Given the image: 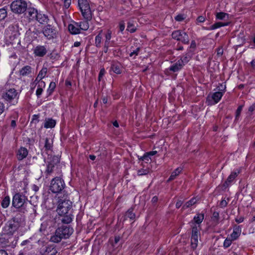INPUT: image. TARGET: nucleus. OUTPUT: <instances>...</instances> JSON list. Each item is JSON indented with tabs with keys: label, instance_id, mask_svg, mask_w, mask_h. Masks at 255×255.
<instances>
[{
	"label": "nucleus",
	"instance_id": "1",
	"mask_svg": "<svg viewBox=\"0 0 255 255\" xmlns=\"http://www.w3.org/2000/svg\"><path fill=\"white\" fill-rule=\"evenodd\" d=\"M79 7L82 15L87 20L92 19V11L87 0H78Z\"/></svg>",
	"mask_w": 255,
	"mask_h": 255
},
{
	"label": "nucleus",
	"instance_id": "2",
	"mask_svg": "<svg viewBox=\"0 0 255 255\" xmlns=\"http://www.w3.org/2000/svg\"><path fill=\"white\" fill-rule=\"evenodd\" d=\"M72 202L68 200L60 199L58 201L57 212L59 215H65L71 212Z\"/></svg>",
	"mask_w": 255,
	"mask_h": 255
},
{
	"label": "nucleus",
	"instance_id": "3",
	"mask_svg": "<svg viewBox=\"0 0 255 255\" xmlns=\"http://www.w3.org/2000/svg\"><path fill=\"white\" fill-rule=\"evenodd\" d=\"M20 226V219L14 217L7 222L4 227V231L7 234H13Z\"/></svg>",
	"mask_w": 255,
	"mask_h": 255
},
{
	"label": "nucleus",
	"instance_id": "4",
	"mask_svg": "<svg viewBox=\"0 0 255 255\" xmlns=\"http://www.w3.org/2000/svg\"><path fill=\"white\" fill-rule=\"evenodd\" d=\"M65 186L64 180L59 177H56L51 180L50 190L53 193H58L61 192L64 189Z\"/></svg>",
	"mask_w": 255,
	"mask_h": 255
},
{
	"label": "nucleus",
	"instance_id": "5",
	"mask_svg": "<svg viewBox=\"0 0 255 255\" xmlns=\"http://www.w3.org/2000/svg\"><path fill=\"white\" fill-rule=\"evenodd\" d=\"M27 3L23 0H16L10 4L11 11L15 13L20 14L23 13L27 9Z\"/></svg>",
	"mask_w": 255,
	"mask_h": 255
},
{
	"label": "nucleus",
	"instance_id": "6",
	"mask_svg": "<svg viewBox=\"0 0 255 255\" xmlns=\"http://www.w3.org/2000/svg\"><path fill=\"white\" fill-rule=\"evenodd\" d=\"M42 32L47 39H51L56 37L57 31L53 26L47 24L43 28Z\"/></svg>",
	"mask_w": 255,
	"mask_h": 255
},
{
	"label": "nucleus",
	"instance_id": "7",
	"mask_svg": "<svg viewBox=\"0 0 255 255\" xmlns=\"http://www.w3.org/2000/svg\"><path fill=\"white\" fill-rule=\"evenodd\" d=\"M18 93L14 88L5 90L1 94L2 99L4 100L10 102L17 97Z\"/></svg>",
	"mask_w": 255,
	"mask_h": 255
},
{
	"label": "nucleus",
	"instance_id": "8",
	"mask_svg": "<svg viewBox=\"0 0 255 255\" xmlns=\"http://www.w3.org/2000/svg\"><path fill=\"white\" fill-rule=\"evenodd\" d=\"M172 36L173 39L181 41L184 44L188 43L189 41V37L187 33L180 30L174 31L172 34Z\"/></svg>",
	"mask_w": 255,
	"mask_h": 255
},
{
	"label": "nucleus",
	"instance_id": "9",
	"mask_svg": "<svg viewBox=\"0 0 255 255\" xmlns=\"http://www.w3.org/2000/svg\"><path fill=\"white\" fill-rule=\"evenodd\" d=\"M26 197L20 193L15 194L12 198V205L17 208L22 207L25 203Z\"/></svg>",
	"mask_w": 255,
	"mask_h": 255
},
{
	"label": "nucleus",
	"instance_id": "10",
	"mask_svg": "<svg viewBox=\"0 0 255 255\" xmlns=\"http://www.w3.org/2000/svg\"><path fill=\"white\" fill-rule=\"evenodd\" d=\"M199 226H192L191 246L192 249L197 248L198 243Z\"/></svg>",
	"mask_w": 255,
	"mask_h": 255
},
{
	"label": "nucleus",
	"instance_id": "11",
	"mask_svg": "<svg viewBox=\"0 0 255 255\" xmlns=\"http://www.w3.org/2000/svg\"><path fill=\"white\" fill-rule=\"evenodd\" d=\"M63 239L68 238L73 233V229L67 226H62L57 229Z\"/></svg>",
	"mask_w": 255,
	"mask_h": 255
},
{
	"label": "nucleus",
	"instance_id": "12",
	"mask_svg": "<svg viewBox=\"0 0 255 255\" xmlns=\"http://www.w3.org/2000/svg\"><path fill=\"white\" fill-rule=\"evenodd\" d=\"M47 52V50L46 48L41 45L36 46L33 50V53L35 55L38 57H43Z\"/></svg>",
	"mask_w": 255,
	"mask_h": 255
},
{
	"label": "nucleus",
	"instance_id": "13",
	"mask_svg": "<svg viewBox=\"0 0 255 255\" xmlns=\"http://www.w3.org/2000/svg\"><path fill=\"white\" fill-rule=\"evenodd\" d=\"M204 218V215L203 214H198L195 216L193 220L190 222L191 227L192 228V226H199V230L200 228V224L202 222Z\"/></svg>",
	"mask_w": 255,
	"mask_h": 255
},
{
	"label": "nucleus",
	"instance_id": "14",
	"mask_svg": "<svg viewBox=\"0 0 255 255\" xmlns=\"http://www.w3.org/2000/svg\"><path fill=\"white\" fill-rule=\"evenodd\" d=\"M42 254L44 255H56L57 251L53 245H49L44 247L42 250Z\"/></svg>",
	"mask_w": 255,
	"mask_h": 255
},
{
	"label": "nucleus",
	"instance_id": "15",
	"mask_svg": "<svg viewBox=\"0 0 255 255\" xmlns=\"http://www.w3.org/2000/svg\"><path fill=\"white\" fill-rule=\"evenodd\" d=\"M68 30L72 34H77L80 33L79 27L77 22L69 24Z\"/></svg>",
	"mask_w": 255,
	"mask_h": 255
},
{
	"label": "nucleus",
	"instance_id": "16",
	"mask_svg": "<svg viewBox=\"0 0 255 255\" xmlns=\"http://www.w3.org/2000/svg\"><path fill=\"white\" fill-rule=\"evenodd\" d=\"M183 66L182 60H178L175 63L171 65L169 69L173 72H175L181 70Z\"/></svg>",
	"mask_w": 255,
	"mask_h": 255
},
{
	"label": "nucleus",
	"instance_id": "17",
	"mask_svg": "<svg viewBox=\"0 0 255 255\" xmlns=\"http://www.w3.org/2000/svg\"><path fill=\"white\" fill-rule=\"evenodd\" d=\"M27 16L31 20H35L37 17L38 11L34 8H28L27 11Z\"/></svg>",
	"mask_w": 255,
	"mask_h": 255
},
{
	"label": "nucleus",
	"instance_id": "18",
	"mask_svg": "<svg viewBox=\"0 0 255 255\" xmlns=\"http://www.w3.org/2000/svg\"><path fill=\"white\" fill-rule=\"evenodd\" d=\"M71 213H68V214H65V215H59L62 217L61 220L63 223L68 224L72 222V215Z\"/></svg>",
	"mask_w": 255,
	"mask_h": 255
},
{
	"label": "nucleus",
	"instance_id": "19",
	"mask_svg": "<svg viewBox=\"0 0 255 255\" xmlns=\"http://www.w3.org/2000/svg\"><path fill=\"white\" fill-rule=\"evenodd\" d=\"M28 151L26 148L21 147L18 150L17 154L18 160H22L25 158L27 155Z\"/></svg>",
	"mask_w": 255,
	"mask_h": 255
},
{
	"label": "nucleus",
	"instance_id": "20",
	"mask_svg": "<svg viewBox=\"0 0 255 255\" xmlns=\"http://www.w3.org/2000/svg\"><path fill=\"white\" fill-rule=\"evenodd\" d=\"M55 165L56 163L54 162V160H51L48 162L45 170V173L47 176L50 175L53 172Z\"/></svg>",
	"mask_w": 255,
	"mask_h": 255
},
{
	"label": "nucleus",
	"instance_id": "21",
	"mask_svg": "<svg viewBox=\"0 0 255 255\" xmlns=\"http://www.w3.org/2000/svg\"><path fill=\"white\" fill-rule=\"evenodd\" d=\"M35 20L38 21L40 23L43 24L47 23L49 20V19L46 15L40 13H38L37 17H36Z\"/></svg>",
	"mask_w": 255,
	"mask_h": 255
},
{
	"label": "nucleus",
	"instance_id": "22",
	"mask_svg": "<svg viewBox=\"0 0 255 255\" xmlns=\"http://www.w3.org/2000/svg\"><path fill=\"white\" fill-rule=\"evenodd\" d=\"M31 67L30 66H25L22 68L19 71L20 76H26L30 74L31 72Z\"/></svg>",
	"mask_w": 255,
	"mask_h": 255
},
{
	"label": "nucleus",
	"instance_id": "23",
	"mask_svg": "<svg viewBox=\"0 0 255 255\" xmlns=\"http://www.w3.org/2000/svg\"><path fill=\"white\" fill-rule=\"evenodd\" d=\"M53 146V141L48 138H46L44 140V148L46 151L52 150Z\"/></svg>",
	"mask_w": 255,
	"mask_h": 255
},
{
	"label": "nucleus",
	"instance_id": "24",
	"mask_svg": "<svg viewBox=\"0 0 255 255\" xmlns=\"http://www.w3.org/2000/svg\"><path fill=\"white\" fill-rule=\"evenodd\" d=\"M241 232V228L239 227L235 228L233 233L231 234L232 240H236L240 235Z\"/></svg>",
	"mask_w": 255,
	"mask_h": 255
},
{
	"label": "nucleus",
	"instance_id": "25",
	"mask_svg": "<svg viewBox=\"0 0 255 255\" xmlns=\"http://www.w3.org/2000/svg\"><path fill=\"white\" fill-rule=\"evenodd\" d=\"M111 70H112L115 73L120 74L121 73V66L120 64L114 63L112 64L111 67Z\"/></svg>",
	"mask_w": 255,
	"mask_h": 255
},
{
	"label": "nucleus",
	"instance_id": "26",
	"mask_svg": "<svg viewBox=\"0 0 255 255\" xmlns=\"http://www.w3.org/2000/svg\"><path fill=\"white\" fill-rule=\"evenodd\" d=\"M182 169L180 167L177 168L171 173L170 177L168 179V181L174 180L182 171Z\"/></svg>",
	"mask_w": 255,
	"mask_h": 255
},
{
	"label": "nucleus",
	"instance_id": "27",
	"mask_svg": "<svg viewBox=\"0 0 255 255\" xmlns=\"http://www.w3.org/2000/svg\"><path fill=\"white\" fill-rule=\"evenodd\" d=\"M62 239L63 238L60 234H58V231L56 230L55 234L51 237L50 241L54 243H59Z\"/></svg>",
	"mask_w": 255,
	"mask_h": 255
},
{
	"label": "nucleus",
	"instance_id": "28",
	"mask_svg": "<svg viewBox=\"0 0 255 255\" xmlns=\"http://www.w3.org/2000/svg\"><path fill=\"white\" fill-rule=\"evenodd\" d=\"M55 125L56 121L55 120L51 119H48L45 121L44 127L46 128H52L55 127Z\"/></svg>",
	"mask_w": 255,
	"mask_h": 255
},
{
	"label": "nucleus",
	"instance_id": "29",
	"mask_svg": "<svg viewBox=\"0 0 255 255\" xmlns=\"http://www.w3.org/2000/svg\"><path fill=\"white\" fill-rule=\"evenodd\" d=\"M237 176V173L236 172H232L231 174L228 177L227 180L225 181L224 183L225 186H228L229 184L231 183Z\"/></svg>",
	"mask_w": 255,
	"mask_h": 255
},
{
	"label": "nucleus",
	"instance_id": "30",
	"mask_svg": "<svg viewBox=\"0 0 255 255\" xmlns=\"http://www.w3.org/2000/svg\"><path fill=\"white\" fill-rule=\"evenodd\" d=\"M223 94L222 92L214 93L212 96V99L214 101L215 104L218 103L222 97Z\"/></svg>",
	"mask_w": 255,
	"mask_h": 255
},
{
	"label": "nucleus",
	"instance_id": "31",
	"mask_svg": "<svg viewBox=\"0 0 255 255\" xmlns=\"http://www.w3.org/2000/svg\"><path fill=\"white\" fill-rule=\"evenodd\" d=\"M228 23H223L221 22H218L212 25L209 28H208V30H214L222 26H224L228 25Z\"/></svg>",
	"mask_w": 255,
	"mask_h": 255
},
{
	"label": "nucleus",
	"instance_id": "32",
	"mask_svg": "<svg viewBox=\"0 0 255 255\" xmlns=\"http://www.w3.org/2000/svg\"><path fill=\"white\" fill-rule=\"evenodd\" d=\"M87 21L88 20H87L86 21H82L78 23L80 31L81 30H86L89 28V26Z\"/></svg>",
	"mask_w": 255,
	"mask_h": 255
},
{
	"label": "nucleus",
	"instance_id": "33",
	"mask_svg": "<svg viewBox=\"0 0 255 255\" xmlns=\"http://www.w3.org/2000/svg\"><path fill=\"white\" fill-rule=\"evenodd\" d=\"M120 240L121 238L120 236H116L115 237L114 241H113L111 239L110 240V244L113 248V250H114L116 248H118V247L117 246V245L120 241Z\"/></svg>",
	"mask_w": 255,
	"mask_h": 255
},
{
	"label": "nucleus",
	"instance_id": "34",
	"mask_svg": "<svg viewBox=\"0 0 255 255\" xmlns=\"http://www.w3.org/2000/svg\"><path fill=\"white\" fill-rule=\"evenodd\" d=\"M127 30L131 33H133L136 30V28L135 24L132 22L129 21L128 23Z\"/></svg>",
	"mask_w": 255,
	"mask_h": 255
},
{
	"label": "nucleus",
	"instance_id": "35",
	"mask_svg": "<svg viewBox=\"0 0 255 255\" xmlns=\"http://www.w3.org/2000/svg\"><path fill=\"white\" fill-rule=\"evenodd\" d=\"M102 30L100 31L99 33L95 37V45L97 47H101V43L102 41Z\"/></svg>",
	"mask_w": 255,
	"mask_h": 255
},
{
	"label": "nucleus",
	"instance_id": "36",
	"mask_svg": "<svg viewBox=\"0 0 255 255\" xmlns=\"http://www.w3.org/2000/svg\"><path fill=\"white\" fill-rule=\"evenodd\" d=\"M47 71L48 69L47 67H43L38 74V78L43 79L46 76Z\"/></svg>",
	"mask_w": 255,
	"mask_h": 255
},
{
	"label": "nucleus",
	"instance_id": "37",
	"mask_svg": "<svg viewBox=\"0 0 255 255\" xmlns=\"http://www.w3.org/2000/svg\"><path fill=\"white\" fill-rule=\"evenodd\" d=\"M197 202V200L195 198H192L189 201L187 202L183 206V209H185L195 204Z\"/></svg>",
	"mask_w": 255,
	"mask_h": 255
},
{
	"label": "nucleus",
	"instance_id": "38",
	"mask_svg": "<svg viewBox=\"0 0 255 255\" xmlns=\"http://www.w3.org/2000/svg\"><path fill=\"white\" fill-rule=\"evenodd\" d=\"M9 197L8 196H6L4 198V199L2 200L1 202V206L4 208H6L9 206Z\"/></svg>",
	"mask_w": 255,
	"mask_h": 255
},
{
	"label": "nucleus",
	"instance_id": "39",
	"mask_svg": "<svg viewBox=\"0 0 255 255\" xmlns=\"http://www.w3.org/2000/svg\"><path fill=\"white\" fill-rule=\"evenodd\" d=\"M149 172V169L146 168L145 169L141 168L138 169L137 171V175L142 176L147 175Z\"/></svg>",
	"mask_w": 255,
	"mask_h": 255
},
{
	"label": "nucleus",
	"instance_id": "40",
	"mask_svg": "<svg viewBox=\"0 0 255 255\" xmlns=\"http://www.w3.org/2000/svg\"><path fill=\"white\" fill-rule=\"evenodd\" d=\"M126 216L131 220H133L135 217V215L133 213V209H129L126 213Z\"/></svg>",
	"mask_w": 255,
	"mask_h": 255
},
{
	"label": "nucleus",
	"instance_id": "41",
	"mask_svg": "<svg viewBox=\"0 0 255 255\" xmlns=\"http://www.w3.org/2000/svg\"><path fill=\"white\" fill-rule=\"evenodd\" d=\"M56 87V84L55 82H51L49 86V88L47 90V92L48 93L49 95H51L52 92L54 91L55 88Z\"/></svg>",
	"mask_w": 255,
	"mask_h": 255
},
{
	"label": "nucleus",
	"instance_id": "42",
	"mask_svg": "<svg viewBox=\"0 0 255 255\" xmlns=\"http://www.w3.org/2000/svg\"><path fill=\"white\" fill-rule=\"evenodd\" d=\"M42 79L38 78V76H37L36 78L35 79L34 81V83L37 84H38V87H45V83L44 81H41Z\"/></svg>",
	"mask_w": 255,
	"mask_h": 255
},
{
	"label": "nucleus",
	"instance_id": "43",
	"mask_svg": "<svg viewBox=\"0 0 255 255\" xmlns=\"http://www.w3.org/2000/svg\"><path fill=\"white\" fill-rule=\"evenodd\" d=\"M216 16L217 19L223 20L228 16V14L223 12H217Z\"/></svg>",
	"mask_w": 255,
	"mask_h": 255
},
{
	"label": "nucleus",
	"instance_id": "44",
	"mask_svg": "<svg viewBox=\"0 0 255 255\" xmlns=\"http://www.w3.org/2000/svg\"><path fill=\"white\" fill-rule=\"evenodd\" d=\"M11 30L10 29H8L6 31V36L8 37L10 40H13L15 38L16 34L15 31H13V32H11V35H9L10 31Z\"/></svg>",
	"mask_w": 255,
	"mask_h": 255
},
{
	"label": "nucleus",
	"instance_id": "45",
	"mask_svg": "<svg viewBox=\"0 0 255 255\" xmlns=\"http://www.w3.org/2000/svg\"><path fill=\"white\" fill-rule=\"evenodd\" d=\"M139 161H145L146 162L148 161L150 158L147 152L145 153L142 156H138Z\"/></svg>",
	"mask_w": 255,
	"mask_h": 255
},
{
	"label": "nucleus",
	"instance_id": "46",
	"mask_svg": "<svg viewBox=\"0 0 255 255\" xmlns=\"http://www.w3.org/2000/svg\"><path fill=\"white\" fill-rule=\"evenodd\" d=\"M7 16V11L5 8L0 9V21L4 19Z\"/></svg>",
	"mask_w": 255,
	"mask_h": 255
},
{
	"label": "nucleus",
	"instance_id": "47",
	"mask_svg": "<svg viewBox=\"0 0 255 255\" xmlns=\"http://www.w3.org/2000/svg\"><path fill=\"white\" fill-rule=\"evenodd\" d=\"M244 107V105H240L238 108L237 110H236V117H235V120L237 121L241 115V112L243 110V108Z\"/></svg>",
	"mask_w": 255,
	"mask_h": 255
},
{
	"label": "nucleus",
	"instance_id": "48",
	"mask_svg": "<svg viewBox=\"0 0 255 255\" xmlns=\"http://www.w3.org/2000/svg\"><path fill=\"white\" fill-rule=\"evenodd\" d=\"M191 58V55L189 54H186L184 56L182 57L179 60H182V64L184 65L185 63H187Z\"/></svg>",
	"mask_w": 255,
	"mask_h": 255
},
{
	"label": "nucleus",
	"instance_id": "49",
	"mask_svg": "<svg viewBox=\"0 0 255 255\" xmlns=\"http://www.w3.org/2000/svg\"><path fill=\"white\" fill-rule=\"evenodd\" d=\"M212 218L213 221L215 222L216 224H218V221H219V213L217 212H214L213 213V216H212Z\"/></svg>",
	"mask_w": 255,
	"mask_h": 255
},
{
	"label": "nucleus",
	"instance_id": "50",
	"mask_svg": "<svg viewBox=\"0 0 255 255\" xmlns=\"http://www.w3.org/2000/svg\"><path fill=\"white\" fill-rule=\"evenodd\" d=\"M105 73H106V71L104 68H102L100 70V73L99 74V76H98V81L99 82L102 81L103 77L104 76Z\"/></svg>",
	"mask_w": 255,
	"mask_h": 255
},
{
	"label": "nucleus",
	"instance_id": "51",
	"mask_svg": "<svg viewBox=\"0 0 255 255\" xmlns=\"http://www.w3.org/2000/svg\"><path fill=\"white\" fill-rule=\"evenodd\" d=\"M112 31L110 29H108L105 34V40L107 41H110L112 37Z\"/></svg>",
	"mask_w": 255,
	"mask_h": 255
},
{
	"label": "nucleus",
	"instance_id": "52",
	"mask_svg": "<svg viewBox=\"0 0 255 255\" xmlns=\"http://www.w3.org/2000/svg\"><path fill=\"white\" fill-rule=\"evenodd\" d=\"M185 18L184 14H179L175 17V19L177 21H182Z\"/></svg>",
	"mask_w": 255,
	"mask_h": 255
},
{
	"label": "nucleus",
	"instance_id": "53",
	"mask_svg": "<svg viewBox=\"0 0 255 255\" xmlns=\"http://www.w3.org/2000/svg\"><path fill=\"white\" fill-rule=\"evenodd\" d=\"M233 240L226 239L224 242V247L226 248H228L232 244Z\"/></svg>",
	"mask_w": 255,
	"mask_h": 255
},
{
	"label": "nucleus",
	"instance_id": "54",
	"mask_svg": "<svg viewBox=\"0 0 255 255\" xmlns=\"http://www.w3.org/2000/svg\"><path fill=\"white\" fill-rule=\"evenodd\" d=\"M255 110V102L251 106L249 107L248 109V114L250 116L252 115L253 114V112Z\"/></svg>",
	"mask_w": 255,
	"mask_h": 255
},
{
	"label": "nucleus",
	"instance_id": "55",
	"mask_svg": "<svg viewBox=\"0 0 255 255\" xmlns=\"http://www.w3.org/2000/svg\"><path fill=\"white\" fill-rule=\"evenodd\" d=\"M139 51H140V48L137 47L135 50H133L132 51H131L130 52V53L129 54V56L130 57H131L133 55L136 56L139 53Z\"/></svg>",
	"mask_w": 255,
	"mask_h": 255
},
{
	"label": "nucleus",
	"instance_id": "56",
	"mask_svg": "<svg viewBox=\"0 0 255 255\" xmlns=\"http://www.w3.org/2000/svg\"><path fill=\"white\" fill-rule=\"evenodd\" d=\"M42 87H38V88L36 91V95L38 97H39L42 93V92H43Z\"/></svg>",
	"mask_w": 255,
	"mask_h": 255
},
{
	"label": "nucleus",
	"instance_id": "57",
	"mask_svg": "<svg viewBox=\"0 0 255 255\" xmlns=\"http://www.w3.org/2000/svg\"><path fill=\"white\" fill-rule=\"evenodd\" d=\"M63 1L64 5L65 8H68L71 3V0H62Z\"/></svg>",
	"mask_w": 255,
	"mask_h": 255
},
{
	"label": "nucleus",
	"instance_id": "58",
	"mask_svg": "<svg viewBox=\"0 0 255 255\" xmlns=\"http://www.w3.org/2000/svg\"><path fill=\"white\" fill-rule=\"evenodd\" d=\"M125 28V23L123 21L119 22V29L121 32H123Z\"/></svg>",
	"mask_w": 255,
	"mask_h": 255
},
{
	"label": "nucleus",
	"instance_id": "59",
	"mask_svg": "<svg viewBox=\"0 0 255 255\" xmlns=\"http://www.w3.org/2000/svg\"><path fill=\"white\" fill-rule=\"evenodd\" d=\"M227 202L225 200H222L220 203V206L222 208L225 207L227 205Z\"/></svg>",
	"mask_w": 255,
	"mask_h": 255
},
{
	"label": "nucleus",
	"instance_id": "60",
	"mask_svg": "<svg viewBox=\"0 0 255 255\" xmlns=\"http://www.w3.org/2000/svg\"><path fill=\"white\" fill-rule=\"evenodd\" d=\"M217 55L219 56L222 55L223 53V49L222 47H219L217 49Z\"/></svg>",
	"mask_w": 255,
	"mask_h": 255
},
{
	"label": "nucleus",
	"instance_id": "61",
	"mask_svg": "<svg viewBox=\"0 0 255 255\" xmlns=\"http://www.w3.org/2000/svg\"><path fill=\"white\" fill-rule=\"evenodd\" d=\"M244 218L243 217L241 216L236 218L235 221L238 223H241L244 221Z\"/></svg>",
	"mask_w": 255,
	"mask_h": 255
},
{
	"label": "nucleus",
	"instance_id": "62",
	"mask_svg": "<svg viewBox=\"0 0 255 255\" xmlns=\"http://www.w3.org/2000/svg\"><path fill=\"white\" fill-rule=\"evenodd\" d=\"M205 18L203 16H198V17L197 19V21L199 22H203L205 21Z\"/></svg>",
	"mask_w": 255,
	"mask_h": 255
},
{
	"label": "nucleus",
	"instance_id": "63",
	"mask_svg": "<svg viewBox=\"0 0 255 255\" xmlns=\"http://www.w3.org/2000/svg\"><path fill=\"white\" fill-rule=\"evenodd\" d=\"M219 90L224 91L226 89V85L223 84H221L220 86H218Z\"/></svg>",
	"mask_w": 255,
	"mask_h": 255
},
{
	"label": "nucleus",
	"instance_id": "64",
	"mask_svg": "<svg viewBox=\"0 0 255 255\" xmlns=\"http://www.w3.org/2000/svg\"><path fill=\"white\" fill-rule=\"evenodd\" d=\"M4 106L2 103L0 102V115L4 111Z\"/></svg>",
	"mask_w": 255,
	"mask_h": 255
}]
</instances>
